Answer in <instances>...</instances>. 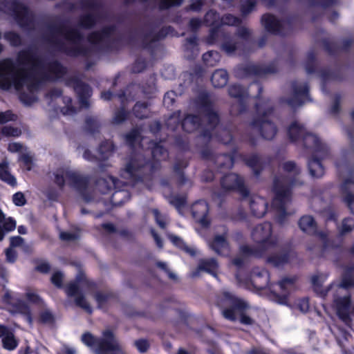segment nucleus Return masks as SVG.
<instances>
[{
  "label": "nucleus",
  "instance_id": "obj_49",
  "mask_svg": "<svg viewBox=\"0 0 354 354\" xmlns=\"http://www.w3.org/2000/svg\"><path fill=\"white\" fill-rule=\"evenodd\" d=\"M354 229V219L353 218H346L342 221L340 227L342 234L351 232Z\"/></svg>",
  "mask_w": 354,
  "mask_h": 354
},
{
  "label": "nucleus",
  "instance_id": "obj_57",
  "mask_svg": "<svg viewBox=\"0 0 354 354\" xmlns=\"http://www.w3.org/2000/svg\"><path fill=\"white\" fill-rule=\"evenodd\" d=\"M20 160L22 162L23 167L25 169L30 171L32 169L33 165L32 158L30 155L26 153L22 154L20 156Z\"/></svg>",
  "mask_w": 354,
  "mask_h": 354
},
{
  "label": "nucleus",
  "instance_id": "obj_56",
  "mask_svg": "<svg viewBox=\"0 0 354 354\" xmlns=\"http://www.w3.org/2000/svg\"><path fill=\"white\" fill-rule=\"evenodd\" d=\"M17 119V115L12 113L11 111H0V124H3L9 121H14Z\"/></svg>",
  "mask_w": 354,
  "mask_h": 354
},
{
  "label": "nucleus",
  "instance_id": "obj_32",
  "mask_svg": "<svg viewBox=\"0 0 354 354\" xmlns=\"http://www.w3.org/2000/svg\"><path fill=\"white\" fill-rule=\"evenodd\" d=\"M149 147L151 149V154L155 160L160 161L167 158V151L161 143H156L151 141L149 143Z\"/></svg>",
  "mask_w": 354,
  "mask_h": 354
},
{
  "label": "nucleus",
  "instance_id": "obj_22",
  "mask_svg": "<svg viewBox=\"0 0 354 354\" xmlns=\"http://www.w3.org/2000/svg\"><path fill=\"white\" fill-rule=\"evenodd\" d=\"M250 209L252 214L258 218L263 216L267 211L268 203L260 196H252L250 201Z\"/></svg>",
  "mask_w": 354,
  "mask_h": 354
},
{
  "label": "nucleus",
  "instance_id": "obj_55",
  "mask_svg": "<svg viewBox=\"0 0 354 354\" xmlns=\"http://www.w3.org/2000/svg\"><path fill=\"white\" fill-rule=\"evenodd\" d=\"M21 133V131L19 129L10 126H6L2 129V133L6 136L17 137Z\"/></svg>",
  "mask_w": 354,
  "mask_h": 354
},
{
  "label": "nucleus",
  "instance_id": "obj_4",
  "mask_svg": "<svg viewBox=\"0 0 354 354\" xmlns=\"http://www.w3.org/2000/svg\"><path fill=\"white\" fill-rule=\"evenodd\" d=\"M351 287H354V266L346 268L341 283L336 286L333 299L338 317L346 325L351 322L350 314L354 315V304H351V296L346 292Z\"/></svg>",
  "mask_w": 354,
  "mask_h": 354
},
{
  "label": "nucleus",
  "instance_id": "obj_2",
  "mask_svg": "<svg viewBox=\"0 0 354 354\" xmlns=\"http://www.w3.org/2000/svg\"><path fill=\"white\" fill-rule=\"evenodd\" d=\"M281 167L285 176L274 179L273 189L275 196L272 207L277 211V221L283 223L286 205L290 199V188L299 183L298 176L301 173V169L292 160L283 162Z\"/></svg>",
  "mask_w": 354,
  "mask_h": 354
},
{
  "label": "nucleus",
  "instance_id": "obj_29",
  "mask_svg": "<svg viewBox=\"0 0 354 354\" xmlns=\"http://www.w3.org/2000/svg\"><path fill=\"white\" fill-rule=\"evenodd\" d=\"M306 131L304 126L297 122H292L288 129V134L290 139L293 142L301 140Z\"/></svg>",
  "mask_w": 354,
  "mask_h": 354
},
{
  "label": "nucleus",
  "instance_id": "obj_21",
  "mask_svg": "<svg viewBox=\"0 0 354 354\" xmlns=\"http://www.w3.org/2000/svg\"><path fill=\"white\" fill-rule=\"evenodd\" d=\"M209 245L219 255L227 256L230 253L229 243L225 234L216 235L214 240L209 243Z\"/></svg>",
  "mask_w": 354,
  "mask_h": 354
},
{
  "label": "nucleus",
  "instance_id": "obj_51",
  "mask_svg": "<svg viewBox=\"0 0 354 354\" xmlns=\"http://www.w3.org/2000/svg\"><path fill=\"white\" fill-rule=\"evenodd\" d=\"M96 22V17L93 14H88L82 17L80 25L84 28H89Z\"/></svg>",
  "mask_w": 354,
  "mask_h": 354
},
{
  "label": "nucleus",
  "instance_id": "obj_35",
  "mask_svg": "<svg viewBox=\"0 0 354 354\" xmlns=\"http://www.w3.org/2000/svg\"><path fill=\"white\" fill-rule=\"evenodd\" d=\"M308 168L310 175L313 177L319 178L324 175V168L320 160L316 157L313 158L308 162Z\"/></svg>",
  "mask_w": 354,
  "mask_h": 354
},
{
  "label": "nucleus",
  "instance_id": "obj_28",
  "mask_svg": "<svg viewBox=\"0 0 354 354\" xmlns=\"http://www.w3.org/2000/svg\"><path fill=\"white\" fill-rule=\"evenodd\" d=\"M16 228V221L11 217H6L0 209V241L4 238L6 233L13 231Z\"/></svg>",
  "mask_w": 354,
  "mask_h": 354
},
{
  "label": "nucleus",
  "instance_id": "obj_9",
  "mask_svg": "<svg viewBox=\"0 0 354 354\" xmlns=\"http://www.w3.org/2000/svg\"><path fill=\"white\" fill-rule=\"evenodd\" d=\"M262 274V278H259V277H255L254 281L252 282L253 286L260 290L268 288L278 297V302L279 304H286L290 292L293 289L295 279L293 278L287 277L282 279L277 284L280 291H277L274 287H272L269 284V274L268 271L263 270Z\"/></svg>",
  "mask_w": 354,
  "mask_h": 354
},
{
  "label": "nucleus",
  "instance_id": "obj_52",
  "mask_svg": "<svg viewBox=\"0 0 354 354\" xmlns=\"http://www.w3.org/2000/svg\"><path fill=\"white\" fill-rule=\"evenodd\" d=\"M5 39L8 40L12 46H17L21 44L19 35L13 32H8L5 34Z\"/></svg>",
  "mask_w": 354,
  "mask_h": 354
},
{
  "label": "nucleus",
  "instance_id": "obj_64",
  "mask_svg": "<svg viewBox=\"0 0 354 354\" xmlns=\"http://www.w3.org/2000/svg\"><path fill=\"white\" fill-rule=\"evenodd\" d=\"M26 299L34 304H39L41 301V298L35 292L28 291L26 294Z\"/></svg>",
  "mask_w": 354,
  "mask_h": 354
},
{
  "label": "nucleus",
  "instance_id": "obj_43",
  "mask_svg": "<svg viewBox=\"0 0 354 354\" xmlns=\"http://www.w3.org/2000/svg\"><path fill=\"white\" fill-rule=\"evenodd\" d=\"M216 163L221 168H231L233 165V158L227 154L220 155L216 158Z\"/></svg>",
  "mask_w": 354,
  "mask_h": 354
},
{
  "label": "nucleus",
  "instance_id": "obj_33",
  "mask_svg": "<svg viewBox=\"0 0 354 354\" xmlns=\"http://www.w3.org/2000/svg\"><path fill=\"white\" fill-rule=\"evenodd\" d=\"M228 80V75L225 70H216L212 75L211 81L214 87H223Z\"/></svg>",
  "mask_w": 354,
  "mask_h": 354
},
{
  "label": "nucleus",
  "instance_id": "obj_24",
  "mask_svg": "<svg viewBox=\"0 0 354 354\" xmlns=\"http://www.w3.org/2000/svg\"><path fill=\"white\" fill-rule=\"evenodd\" d=\"M74 88L79 96L81 106L85 108L88 107L89 106L88 98L92 93L90 86L83 82H77Z\"/></svg>",
  "mask_w": 354,
  "mask_h": 354
},
{
  "label": "nucleus",
  "instance_id": "obj_17",
  "mask_svg": "<svg viewBox=\"0 0 354 354\" xmlns=\"http://www.w3.org/2000/svg\"><path fill=\"white\" fill-rule=\"evenodd\" d=\"M202 111L204 113L203 121L208 123L203 134V137L205 138L211 136L209 131L216 126L218 122V117L216 113L214 111L212 105L207 98L203 100Z\"/></svg>",
  "mask_w": 354,
  "mask_h": 354
},
{
  "label": "nucleus",
  "instance_id": "obj_59",
  "mask_svg": "<svg viewBox=\"0 0 354 354\" xmlns=\"http://www.w3.org/2000/svg\"><path fill=\"white\" fill-rule=\"evenodd\" d=\"M128 113L124 109H122L118 111L113 118V122L115 124H120L127 118Z\"/></svg>",
  "mask_w": 354,
  "mask_h": 354
},
{
  "label": "nucleus",
  "instance_id": "obj_30",
  "mask_svg": "<svg viewBox=\"0 0 354 354\" xmlns=\"http://www.w3.org/2000/svg\"><path fill=\"white\" fill-rule=\"evenodd\" d=\"M300 229L308 234H314L317 232V225L311 216H304L299 221Z\"/></svg>",
  "mask_w": 354,
  "mask_h": 354
},
{
  "label": "nucleus",
  "instance_id": "obj_41",
  "mask_svg": "<svg viewBox=\"0 0 354 354\" xmlns=\"http://www.w3.org/2000/svg\"><path fill=\"white\" fill-rule=\"evenodd\" d=\"M246 164L252 168L255 175H259L260 173L259 168L261 167L260 158L257 155H252L246 159Z\"/></svg>",
  "mask_w": 354,
  "mask_h": 354
},
{
  "label": "nucleus",
  "instance_id": "obj_36",
  "mask_svg": "<svg viewBox=\"0 0 354 354\" xmlns=\"http://www.w3.org/2000/svg\"><path fill=\"white\" fill-rule=\"evenodd\" d=\"M105 335L108 341L107 344L109 348L115 351V354H126L123 351L122 346L114 336L113 333H106Z\"/></svg>",
  "mask_w": 354,
  "mask_h": 354
},
{
  "label": "nucleus",
  "instance_id": "obj_8",
  "mask_svg": "<svg viewBox=\"0 0 354 354\" xmlns=\"http://www.w3.org/2000/svg\"><path fill=\"white\" fill-rule=\"evenodd\" d=\"M223 304L229 306L222 311L223 317L229 320L234 321L237 316L240 317V322L243 324L252 325L254 320L248 315H245L243 310L247 308V304L244 301L235 297L230 292H224Z\"/></svg>",
  "mask_w": 354,
  "mask_h": 354
},
{
  "label": "nucleus",
  "instance_id": "obj_44",
  "mask_svg": "<svg viewBox=\"0 0 354 354\" xmlns=\"http://www.w3.org/2000/svg\"><path fill=\"white\" fill-rule=\"evenodd\" d=\"M0 179L12 186L17 184L15 178L6 170L4 165H0Z\"/></svg>",
  "mask_w": 354,
  "mask_h": 354
},
{
  "label": "nucleus",
  "instance_id": "obj_18",
  "mask_svg": "<svg viewBox=\"0 0 354 354\" xmlns=\"http://www.w3.org/2000/svg\"><path fill=\"white\" fill-rule=\"evenodd\" d=\"M221 186L225 190H236L243 196H246L248 194L242 178L236 174L225 176L221 180Z\"/></svg>",
  "mask_w": 354,
  "mask_h": 354
},
{
  "label": "nucleus",
  "instance_id": "obj_42",
  "mask_svg": "<svg viewBox=\"0 0 354 354\" xmlns=\"http://www.w3.org/2000/svg\"><path fill=\"white\" fill-rule=\"evenodd\" d=\"M3 347L7 350H14L17 346V341L15 338L12 331L2 339Z\"/></svg>",
  "mask_w": 354,
  "mask_h": 354
},
{
  "label": "nucleus",
  "instance_id": "obj_60",
  "mask_svg": "<svg viewBox=\"0 0 354 354\" xmlns=\"http://www.w3.org/2000/svg\"><path fill=\"white\" fill-rule=\"evenodd\" d=\"M12 201L17 206H24L26 203L24 194L21 192H18L13 195Z\"/></svg>",
  "mask_w": 354,
  "mask_h": 354
},
{
  "label": "nucleus",
  "instance_id": "obj_15",
  "mask_svg": "<svg viewBox=\"0 0 354 354\" xmlns=\"http://www.w3.org/2000/svg\"><path fill=\"white\" fill-rule=\"evenodd\" d=\"M292 89V97L287 100L288 104L290 106L295 108L310 100L308 96V87L306 83L293 82Z\"/></svg>",
  "mask_w": 354,
  "mask_h": 354
},
{
  "label": "nucleus",
  "instance_id": "obj_26",
  "mask_svg": "<svg viewBox=\"0 0 354 354\" xmlns=\"http://www.w3.org/2000/svg\"><path fill=\"white\" fill-rule=\"evenodd\" d=\"M218 268V265L214 259H206L200 261L198 271L192 274L193 277L198 275V271L207 272L215 277H216V272Z\"/></svg>",
  "mask_w": 354,
  "mask_h": 354
},
{
  "label": "nucleus",
  "instance_id": "obj_20",
  "mask_svg": "<svg viewBox=\"0 0 354 354\" xmlns=\"http://www.w3.org/2000/svg\"><path fill=\"white\" fill-rule=\"evenodd\" d=\"M209 207L205 201H198L194 203L192 207V213L196 222L203 227H207L209 221L207 216Z\"/></svg>",
  "mask_w": 354,
  "mask_h": 354
},
{
  "label": "nucleus",
  "instance_id": "obj_19",
  "mask_svg": "<svg viewBox=\"0 0 354 354\" xmlns=\"http://www.w3.org/2000/svg\"><path fill=\"white\" fill-rule=\"evenodd\" d=\"M304 146L311 149L315 153H322V156H325L328 151V147L326 144L322 142L317 137L310 133L306 132L301 139Z\"/></svg>",
  "mask_w": 354,
  "mask_h": 354
},
{
  "label": "nucleus",
  "instance_id": "obj_1",
  "mask_svg": "<svg viewBox=\"0 0 354 354\" xmlns=\"http://www.w3.org/2000/svg\"><path fill=\"white\" fill-rule=\"evenodd\" d=\"M57 62L39 57L30 50L19 52L16 62L11 58L0 60V88H14L20 100L30 105L37 100V91L43 80H55L65 73Z\"/></svg>",
  "mask_w": 354,
  "mask_h": 354
},
{
  "label": "nucleus",
  "instance_id": "obj_11",
  "mask_svg": "<svg viewBox=\"0 0 354 354\" xmlns=\"http://www.w3.org/2000/svg\"><path fill=\"white\" fill-rule=\"evenodd\" d=\"M155 166L146 162L141 153L134 155L128 162L122 174L124 178L138 180L141 179L140 174L145 171L152 170Z\"/></svg>",
  "mask_w": 354,
  "mask_h": 354
},
{
  "label": "nucleus",
  "instance_id": "obj_48",
  "mask_svg": "<svg viewBox=\"0 0 354 354\" xmlns=\"http://www.w3.org/2000/svg\"><path fill=\"white\" fill-rule=\"evenodd\" d=\"M287 256L286 255H271L267 259V261L274 266H279L287 261Z\"/></svg>",
  "mask_w": 354,
  "mask_h": 354
},
{
  "label": "nucleus",
  "instance_id": "obj_38",
  "mask_svg": "<svg viewBox=\"0 0 354 354\" xmlns=\"http://www.w3.org/2000/svg\"><path fill=\"white\" fill-rule=\"evenodd\" d=\"M221 56L216 51L210 50L203 54V60L208 66H214L220 61Z\"/></svg>",
  "mask_w": 354,
  "mask_h": 354
},
{
  "label": "nucleus",
  "instance_id": "obj_13",
  "mask_svg": "<svg viewBox=\"0 0 354 354\" xmlns=\"http://www.w3.org/2000/svg\"><path fill=\"white\" fill-rule=\"evenodd\" d=\"M3 301L11 313L24 314L28 323H32L29 308L24 301L15 298L8 290H6L5 292L3 297Z\"/></svg>",
  "mask_w": 354,
  "mask_h": 354
},
{
  "label": "nucleus",
  "instance_id": "obj_14",
  "mask_svg": "<svg viewBox=\"0 0 354 354\" xmlns=\"http://www.w3.org/2000/svg\"><path fill=\"white\" fill-rule=\"evenodd\" d=\"M341 185V192L344 201L347 204L351 212L354 214V176L350 170L346 169Z\"/></svg>",
  "mask_w": 354,
  "mask_h": 354
},
{
  "label": "nucleus",
  "instance_id": "obj_54",
  "mask_svg": "<svg viewBox=\"0 0 354 354\" xmlns=\"http://www.w3.org/2000/svg\"><path fill=\"white\" fill-rule=\"evenodd\" d=\"M134 346L140 353H145L149 349L150 344L145 339H140L134 342Z\"/></svg>",
  "mask_w": 354,
  "mask_h": 354
},
{
  "label": "nucleus",
  "instance_id": "obj_58",
  "mask_svg": "<svg viewBox=\"0 0 354 354\" xmlns=\"http://www.w3.org/2000/svg\"><path fill=\"white\" fill-rule=\"evenodd\" d=\"M64 274L60 271L55 272L51 277L52 283L58 288L62 287Z\"/></svg>",
  "mask_w": 354,
  "mask_h": 354
},
{
  "label": "nucleus",
  "instance_id": "obj_50",
  "mask_svg": "<svg viewBox=\"0 0 354 354\" xmlns=\"http://www.w3.org/2000/svg\"><path fill=\"white\" fill-rule=\"evenodd\" d=\"M169 238L170 241L178 247L185 250L187 252L190 253L192 255L195 254V252L193 251V250H189L188 247L185 245L183 241L180 238L172 234L169 235Z\"/></svg>",
  "mask_w": 354,
  "mask_h": 354
},
{
  "label": "nucleus",
  "instance_id": "obj_6",
  "mask_svg": "<svg viewBox=\"0 0 354 354\" xmlns=\"http://www.w3.org/2000/svg\"><path fill=\"white\" fill-rule=\"evenodd\" d=\"M272 113L270 102H260L256 104V116L251 123L252 127L257 129L263 139L268 140L273 139L277 133L276 125L269 118Z\"/></svg>",
  "mask_w": 354,
  "mask_h": 354
},
{
  "label": "nucleus",
  "instance_id": "obj_27",
  "mask_svg": "<svg viewBox=\"0 0 354 354\" xmlns=\"http://www.w3.org/2000/svg\"><path fill=\"white\" fill-rule=\"evenodd\" d=\"M328 278L327 274H319L314 275L311 278V281L315 289L318 294L322 297H325L328 291L333 288V283L330 284L328 288L323 289L322 288V284L326 281Z\"/></svg>",
  "mask_w": 354,
  "mask_h": 354
},
{
  "label": "nucleus",
  "instance_id": "obj_10",
  "mask_svg": "<svg viewBox=\"0 0 354 354\" xmlns=\"http://www.w3.org/2000/svg\"><path fill=\"white\" fill-rule=\"evenodd\" d=\"M0 10L14 16L18 24L24 28L30 29L33 26V17L28 8L17 1H2L0 3Z\"/></svg>",
  "mask_w": 354,
  "mask_h": 354
},
{
  "label": "nucleus",
  "instance_id": "obj_5",
  "mask_svg": "<svg viewBox=\"0 0 354 354\" xmlns=\"http://www.w3.org/2000/svg\"><path fill=\"white\" fill-rule=\"evenodd\" d=\"M252 238L257 243V248L248 245L241 248V256L261 257L276 248L277 238L272 234V225L266 222L257 225L252 232Z\"/></svg>",
  "mask_w": 354,
  "mask_h": 354
},
{
  "label": "nucleus",
  "instance_id": "obj_45",
  "mask_svg": "<svg viewBox=\"0 0 354 354\" xmlns=\"http://www.w3.org/2000/svg\"><path fill=\"white\" fill-rule=\"evenodd\" d=\"M133 112L137 118H147L149 114L147 104L140 102L136 103L133 107Z\"/></svg>",
  "mask_w": 354,
  "mask_h": 354
},
{
  "label": "nucleus",
  "instance_id": "obj_39",
  "mask_svg": "<svg viewBox=\"0 0 354 354\" xmlns=\"http://www.w3.org/2000/svg\"><path fill=\"white\" fill-rule=\"evenodd\" d=\"M240 47V43L232 39H225L221 45L222 50L227 55H232Z\"/></svg>",
  "mask_w": 354,
  "mask_h": 354
},
{
  "label": "nucleus",
  "instance_id": "obj_40",
  "mask_svg": "<svg viewBox=\"0 0 354 354\" xmlns=\"http://www.w3.org/2000/svg\"><path fill=\"white\" fill-rule=\"evenodd\" d=\"M140 139V131L139 129H133L129 133L126 135V141L131 147H135L137 143L143 141Z\"/></svg>",
  "mask_w": 354,
  "mask_h": 354
},
{
  "label": "nucleus",
  "instance_id": "obj_34",
  "mask_svg": "<svg viewBox=\"0 0 354 354\" xmlns=\"http://www.w3.org/2000/svg\"><path fill=\"white\" fill-rule=\"evenodd\" d=\"M201 124L199 123V118L196 115H189L182 122L183 129L189 133L197 129Z\"/></svg>",
  "mask_w": 354,
  "mask_h": 354
},
{
  "label": "nucleus",
  "instance_id": "obj_7",
  "mask_svg": "<svg viewBox=\"0 0 354 354\" xmlns=\"http://www.w3.org/2000/svg\"><path fill=\"white\" fill-rule=\"evenodd\" d=\"M55 182L63 187L66 183L80 191L86 201H90L91 198L86 196L88 189L87 179L82 177L77 171L71 169L68 167L58 168L54 172Z\"/></svg>",
  "mask_w": 354,
  "mask_h": 354
},
{
  "label": "nucleus",
  "instance_id": "obj_37",
  "mask_svg": "<svg viewBox=\"0 0 354 354\" xmlns=\"http://www.w3.org/2000/svg\"><path fill=\"white\" fill-rule=\"evenodd\" d=\"M113 30L112 28L109 27L104 28L102 32H93L89 36L88 40L92 44L100 43L108 38Z\"/></svg>",
  "mask_w": 354,
  "mask_h": 354
},
{
  "label": "nucleus",
  "instance_id": "obj_46",
  "mask_svg": "<svg viewBox=\"0 0 354 354\" xmlns=\"http://www.w3.org/2000/svg\"><path fill=\"white\" fill-rule=\"evenodd\" d=\"M219 16L216 12L210 10L205 16V22L208 26H216L218 25Z\"/></svg>",
  "mask_w": 354,
  "mask_h": 354
},
{
  "label": "nucleus",
  "instance_id": "obj_25",
  "mask_svg": "<svg viewBox=\"0 0 354 354\" xmlns=\"http://www.w3.org/2000/svg\"><path fill=\"white\" fill-rule=\"evenodd\" d=\"M113 149V146L111 143L106 142L100 145L98 150V156H92L91 152L88 150H85L83 154L84 158L86 160L93 161L95 159L97 160H105L108 158V157L111 153Z\"/></svg>",
  "mask_w": 354,
  "mask_h": 354
},
{
  "label": "nucleus",
  "instance_id": "obj_31",
  "mask_svg": "<svg viewBox=\"0 0 354 354\" xmlns=\"http://www.w3.org/2000/svg\"><path fill=\"white\" fill-rule=\"evenodd\" d=\"M116 185L117 180L112 176H108L106 178H101L97 181L96 189L102 194H106Z\"/></svg>",
  "mask_w": 354,
  "mask_h": 354
},
{
  "label": "nucleus",
  "instance_id": "obj_53",
  "mask_svg": "<svg viewBox=\"0 0 354 354\" xmlns=\"http://www.w3.org/2000/svg\"><path fill=\"white\" fill-rule=\"evenodd\" d=\"M256 0H245L242 4L241 10L243 15L250 13L254 8Z\"/></svg>",
  "mask_w": 354,
  "mask_h": 354
},
{
  "label": "nucleus",
  "instance_id": "obj_12",
  "mask_svg": "<svg viewBox=\"0 0 354 354\" xmlns=\"http://www.w3.org/2000/svg\"><path fill=\"white\" fill-rule=\"evenodd\" d=\"M84 283L82 278L77 276L75 281L67 285L65 291L68 296L75 297V303L77 306L91 314L93 311L92 308L85 296L82 293V288L84 287Z\"/></svg>",
  "mask_w": 354,
  "mask_h": 354
},
{
  "label": "nucleus",
  "instance_id": "obj_63",
  "mask_svg": "<svg viewBox=\"0 0 354 354\" xmlns=\"http://www.w3.org/2000/svg\"><path fill=\"white\" fill-rule=\"evenodd\" d=\"M160 2V8L162 9L167 8L171 6H179L183 0H159Z\"/></svg>",
  "mask_w": 354,
  "mask_h": 354
},
{
  "label": "nucleus",
  "instance_id": "obj_23",
  "mask_svg": "<svg viewBox=\"0 0 354 354\" xmlns=\"http://www.w3.org/2000/svg\"><path fill=\"white\" fill-rule=\"evenodd\" d=\"M261 22L267 31L276 34H280L282 32L281 29L283 26V22L279 21L273 15H263L261 18Z\"/></svg>",
  "mask_w": 354,
  "mask_h": 354
},
{
  "label": "nucleus",
  "instance_id": "obj_47",
  "mask_svg": "<svg viewBox=\"0 0 354 354\" xmlns=\"http://www.w3.org/2000/svg\"><path fill=\"white\" fill-rule=\"evenodd\" d=\"M241 23V19L230 14L225 15L221 19V24L227 26H238Z\"/></svg>",
  "mask_w": 354,
  "mask_h": 354
},
{
  "label": "nucleus",
  "instance_id": "obj_3",
  "mask_svg": "<svg viewBox=\"0 0 354 354\" xmlns=\"http://www.w3.org/2000/svg\"><path fill=\"white\" fill-rule=\"evenodd\" d=\"M47 40L55 48L68 55L76 56L87 54L82 48V37L80 33L65 25L51 27Z\"/></svg>",
  "mask_w": 354,
  "mask_h": 354
},
{
  "label": "nucleus",
  "instance_id": "obj_61",
  "mask_svg": "<svg viewBox=\"0 0 354 354\" xmlns=\"http://www.w3.org/2000/svg\"><path fill=\"white\" fill-rule=\"evenodd\" d=\"M86 127L88 131L93 132L99 127L96 118L89 117L86 120Z\"/></svg>",
  "mask_w": 354,
  "mask_h": 354
},
{
  "label": "nucleus",
  "instance_id": "obj_62",
  "mask_svg": "<svg viewBox=\"0 0 354 354\" xmlns=\"http://www.w3.org/2000/svg\"><path fill=\"white\" fill-rule=\"evenodd\" d=\"M176 93L174 91L167 92L163 98L164 104L169 107L171 106L175 101Z\"/></svg>",
  "mask_w": 354,
  "mask_h": 354
},
{
  "label": "nucleus",
  "instance_id": "obj_16",
  "mask_svg": "<svg viewBox=\"0 0 354 354\" xmlns=\"http://www.w3.org/2000/svg\"><path fill=\"white\" fill-rule=\"evenodd\" d=\"M228 93L232 97L237 100V104H234L232 107V113L236 115L242 113L245 109L244 100L248 96L247 91L240 85L232 84L229 87Z\"/></svg>",
  "mask_w": 354,
  "mask_h": 354
}]
</instances>
